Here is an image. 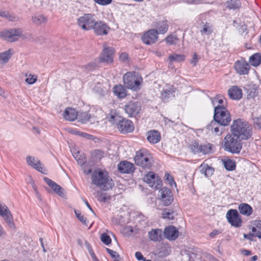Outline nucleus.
Returning a JSON list of instances; mask_svg holds the SVG:
<instances>
[{
  "instance_id": "obj_1",
  "label": "nucleus",
  "mask_w": 261,
  "mask_h": 261,
  "mask_svg": "<svg viewBox=\"0 0 261 261\" xmlns=\"http://www.w3.org/2000/svg\"><path fill=\"white\" fill-rule=\"evenodd\" d=\"M84 172L86 175L92 173V183L102 190L107 191L112 189L114 185L112 179L106 169L98 168L92 172V169L89 168L88 170L84 169Z\"/></svg>"
},
{
  "instance_id": "obj_2",
  "label": "nucleus",
  "mask_w": 261,
  "mask_h": 261,
  "mask_svg": "<svg viewBox=\"0 0 261 261\" xmlns=\"http://www.w3.org/2000/svg\"><path fill=\"white\" fill-rule=\"evenodd\" d=\"M231 132L240 140H246L252 137L253 131L252 125L248 122L238 119L233 121Z\"/></svg>"
},
{
  "instance_id": "obj_3",
  "label": "nucleus",
  "mask_w": 261,
  "mask_h": 261,
  "mask_svg": "<svg viewBox=\"0 0 261 261\" xmlns=\"http://www.w3.org/2000/svg\"><path fill=\"white\" fill-rule=\"evenodd\" d=\"M123 82L127 89L134 91H138L141 89L143 78L138 72L128 71L123 75Z\"/></svg>"
},
{
  "instance_id": "obj_4",
  "label": "nucleus",
  "mask_w": 261,
  "mask_h": 261,
  "mask_svg": "<svg viewBox=\"0 0 261 261\" xmlns=\"http://www.w3.org/2000/svg\"><path fill=\"white\" fill-rule=\"evenodd\" d=\"M222 146L225 151L232 153H239L242 148V143L236 136L227 134L224 138Z\"/></svg>"
},
{
  "instance_id": "obj_5",
  "label": "nucleus",
  "mask_w": 261,
  "mask_h": 261,
  "mask_svg": "<svg viewBox=\"0 0 261 261\" xmlns=\"http://www.w3.org/2000/svg\"><path fill=\"white\" fill-rule=\"evenodd\" d=\"M134 161L137 166L146 169L150 168L153 164L152 154L145 148H142L136 152Z\"/></svg>"
},
{
  "instance_id": "obj_6",
  "label": "nucleus",
  "mask_w": 261,
  "mask_h": 261,
  "mask_svg": "<svg viewBox=\"0 0 261 261\" xmlns=\"http://www.w3.org/2000/svg\"><path fill=\"white\" fill-rule=\"evenodd\" d=\"M214 119L221 125L227 126L231 121L229 112L223 106H217L215 108Z\"/></svg>"
},
{
  "instance_id": "obj_7",
  "label": "nucleus",
  "mask_w": 261,
  "mask_h": 261,
  "mask_svg": "<svg viewBox=\"0 0 261 261\" xmlns=\"http://www.w3.org/2000/svg\"><path fill=\"white\" fill-rule=\"evenodd\" d=\"M214 145L210 143H199L198 142H192L189 145L190 151L195 154L206 155L213 152Z\"/></svg>"
},
{
  "instance_id": "obj_8",
  "label": "nucleus",
  "mask_w": 261,
  "mask_h": 261,
  "mask_svg": "<svg viewBox=\"0 0 261 261\" xmlns=\"http://www.w3.org/2000/svg\"><path fill=\"white\" fill-rule=\"evenodd\" d=\"M95 21L94 14L86 13L77 19V24L83 30L89 31L93 29Z\"/></svg>"
},
{
  "instance_id": "obj_9",
  "label": "nucleus",
  "mask_w": 261,
  "mask_h": 261,
  "mask_svg": "<svg viewBox=\"0 0 261 261\" xmlns=\"http://www.w3.org/2000/svg\"><path fill=\"white\" fill-rule=\"evenodd\" d=\"M226 220L230 225L236 228L242 226L243 221L241 215L236 209H230L226 214Z\"/></svg>"
},
{
  "instance_id": "obj_10",
  "label": "nucleus",
  "mask_w": 261,
  "mask_h": 261,
  "mask_svg": "<svg viewBox=\"0 0 261 261\" xmlns=\"http://www.w3.org/2000/svg\"><path fill=\"white\" fill-rule=\"evenodd\" d=\"M143 181L147 184L149 187L155 189L160 188L162 184L161 178L153 172H148L143 177Z\"/></svg>"
},
{
  "instance_id": "obj_11",
  "label": "nucleus",
  "mask_w": 261,
  "mask_h": 261,
  "mask_svg": "<svg viewBox=\"0 0 261 261\" xmlns=\"http://www.w3.org/2000/svg\"><path fill=\"white\" fill-rule=\"evenodd\" d=\"M22 31L20 29H12L0 32V37L9 42H14L21 36Z\"/></svg>"
},
{
  "instance_id": "obj_12",
  "label": "nucleus",
  "mask_w": 261,
  "mask_h": 261,
  "mask_svg": "<svg viewBox=\"0 0 261 261\" xmlns=\"http://www.w3.org/2000/svg\"><path fill=\"white\" fill-rule=\"evenodd\" d=\"M117 128L121 134H126L133 132L135 127L131 120L124 118L118 121Z\"/></svg>"
},
{
  "instance_id": "obj_13",
  "label": "nucleus",
  "mask_w": 261,
  "mask_h": 261,
  "mask_svg": "<svg viewBox=\"0 0 261 261\" xmlns=\"http://www.w3.org/2000/svg\"><path fill=\"white\" fill-rule=\"evenodd\" d=\"M233 67L236 73L239 75L248 74L251 68L249 63L244 58L237 60L234 63Z\"/></svg>"
},
{
  "instance_id": "obj_14",
  "label": "nucleus",
  "mask_w": 261,
  "mask_h": 261,
  "mask_svg": "<svg viewBox=\"0 0 261 261\" xmlns=\"http://www.w3.org/2000/svg\"><path fill=\"white\" fill-rule=\"evenodd\" d=\"M115 52L114 48L104 45L99 57L100 61L107 63H112L113 62V58Z\"/></svg>"
},
{
  "instance_id": "obj_15",
  "label": "nucleus",
  "mask_w": 261,
  "mask_h": 261,
  "mask_svg": "<svg viewBox=\"0 0 261 261\" xmlns=\"http://www.w3.org/2000/svg\"><path fill=\"white\" fill-rule=\"evenodd\" d=\"M158 39V32L156 30L150 29L144 32L141 37V40L146 45L155 43Z\"/></svg>"
},
{
  "instance_id": "obj_16",
  "label": "nucleus",
  "mask_w": 261,
  "mask_h": 261,
  "mask_svg": "<svg viewBox=\"0 0 261 261\" xmlns=\"http://www.w3.org/2000/svg\"><path fill=\"white\" fill-rule=\"evenodd\" d=\"M124 111L129 117H136L140 113L141 107L138 102L130 101L125 105Z\"/></svg>"
},
{
  "instance_id": "obj_17",
  "label": "nucleus",
  "mask_w": 261,
  "mask_h": 261,
  "mask_svg": "<svg viewBox=\"0 0 261 261\" xmlns=\"http://www.w3.org/2000/svg\"><path fill=\"white\" fill-rule=\"evenodd\" d=\"M0 216L3 217L9 227H14L13 216L8 207L5 204L0 203Z\"/></svg>"
},
{
  "instance_id": "obj_18",
  "label": "nucleus",
  "mask_w": 261,
  "mask_h": 261,
  "mask_svg": "<svg viewBox=\"0 0 261 261\" xmlns=\"http://www.w3.org/2000/svg\"><path fill=\"white\" fill-rule=\"evenodd\" d=\"M92 29L96 35L105 36L108 34L111 28L106 23L103 21H96Z\"/></svg>"
},
{
  "instance_id": "obj_19",
  "label": "nucleus",
  "mask_w": 261,
  "mask_h": 261,
  "mask_svg": "<svg viewBox=\"0 0 261 261\" xmlns=\"http://www.w3.org/2000/svg\"><path fill=\"white\" fill-rule=\"evenodd\" d=\"M161 200L164 206L170 205L173 201L172 191L169 188L164 187L161 190Z\"/></svg>"
},
{
  "instance_id": "obj_20",
  "label": "nucleus",
  "mask_w": 261,
  "mask_h": 261,
  "mask_svg": "<svg viewBox=\"0 0 261 261\" xmlns=\"http://www.w3.org/2000/svg\"><path fill=\"white\" fill-rule=\"evenodd\" d=\"M163 234L169 241L175 240L179 236L178 230L173 225H169L164 228Z\"/></svg>"
},
{
  "instance_id": "obj_21",
  "label": "nucleus",
  "mask_w": 261,
  "mask_h": 261,
  "mask_svg": "<svg viewBox=\"0 0 261 261\" xmlns=\"http://www.w3.org/2000/svg\"><path fill=\"white\" fill-rule=\"evenodd\" d=\"M249 228L252 236L261 239V220H254L250 222Z\"/></svg>"
},
{
  "instance_id": "obj_22",
  "label": "nucleus",
  "mask_w": 261,
  "mask_h": 261,
  "mask_svg": "<svg viewBox=\"0 0 261 261\" xmlns=\"http://www.w3.org/2000/svg\"><path fill=\"white\" fill-rule=\"evenodd\" d=\"M118 169L121 173L130 174L134 172V165L127 161L120 162L118 165Z\"/></svg>"
},
{
  "instance_id": "obj_23",
  "label": "nucleus",
  "mask_w": 261,
  "mask_h": 261,
  "mask_svg": "<svg viewBox=\"0 0 261 261\" xmlns=\"http://www.w3.org/2000/svg\"><path fill=\"white\" fill-rule=\"evenodd\" d=\"M175 90L176 88L173 86H170L166 89H163L161 93V98L162 101L167 102L169 99L174 97Z\"/></svg>"
},
{
  "instance_id": "obj_24",
  "label": "nucleus",
  "mask_w": 261,
  "mask_h": 261,
  "mask_svg": "<svg viewBox=\"0 0 261 261\" xmlns=\"http://www.w3.org/2000/svg\"><path fill=\"white\" fill-rule=\"evenodd\" d=\"M147 140L151 144H156L161 139V133L156 130L152 129L146 133Z\"/></svg>"
},
{
  "instance_id": "obj_25",
  "label": "nucleus",
  "mask_w": 261,
  "mask_h": 261,
  "mask_svg": "<svg viewBox=\"0 0 261 261\" xmlns=\"http://www.w3.org/2000/svg\"><path fill=\"white\" fill-rule=\"evenodd\" d=\"M26 161L28 165L35 168L38 171L44 173V171L45 170L43 167V165L39 160L35 159L34 157L32 156H28L26 158Z\"/></svg>"
},
{
  "instance_id": "obj_26",
  "label": "nucleus",
  "mask_w": 261,
  "mask_h": 261,
  "mask_svg": "<svg viewBox=\"0 0 261 261\" xmlns=\"http://www.w3.org/2000/svg\"><path fill=\"white\" fill-rule=\"evenodd\" d=\"M163 231L159 228L152 229L148 232L149 239L153 242H161L163 240Z\"/></svg>"
},
{
  "instance_id": "obj_27",
  "label": "nucleus",
  "mask_w": 261,
  "mask_h": 261,
  "mask_svg": "<svg viewBox=\"0 0 261 261\" xmlns=\"http://www.w3.org/2000/svg\"><path fill=\"white\" fill-rule=\"evenodd\" d=\"M228 94L231 99L239 100L242 97L243 93L241 88L237 86H233L228 89Z\"/></svg>"
},
{
  "instance_id": "obj_28",
  "label": "nucleus",
  "mask_w": 261,
  "mask_h": 261,
  "mask_svg": "<svg viewBox=\"0 0 261 261\" xmlns=\"http://www.w3.org/2000/svg\"><path fill=\"white\" fill-rule=\"evenodd\" d=\"M63 116L65 120L73 121L77 118L78 112L75 109L69 107L65 109Z\"/></svg>"
},
{
  "instance_id": "obj_29",
  "label": "nucleus",
  "mask_w": 261,
  "mask_h": 261,
  "mask_svg": "<svg viewBox=\"0 0 261 261\" xmlns=\"http://www.w3.org/2000/svg\"><path fill=\"white\" fill-rule=\"evenodd\" d=\"M238 210L241 214L247 217L251 216L253 212L252 207L246 203H241L238 206Z\"/></svg>"
},
{
  "instance_id": "obj_30",
  "label": "nucleus",
  "mask_w": 261,
  "mask_h": 261,
  "mask_svg": "<svg viewBox=\"0 0 261 261\" xmlns=\"http://www.w3.org/2000/svg\"><path fill=\"white\" fill-rule=\"evenodd\" d=\"M44 180L51 189L59 195L63 196L64 195L61 187L57 185L55 181L47 177H44Z\"/></svg>"
},
{
  "instance_id": "obj_31",
  "label": "nucleus",
  "mask_w": 261,
  "mask_h": 261,
  "mask_svg": "<svg viewBox=\"0 0 261 261\" xmlns=\"http://www.w3.org/2000/svg\"><path fill=\"white\" fill-rule=\"evenodd\" d=\"M199 168L200 169V173L206 177L211 176L214 172V168L204 163H202Z\"/></svg>"
},
{
  "instance_id": "obj_32",
  "label": "nucleus",
  "mask_w": 261,
  "mask_h": 261,
  "mask_svg": "<svg viewBox=\"0 0 261 261\" xmlns=\"http://www.w3.org/2000/svg\"><path fill=\"white\" fill-rule=\"evenodd\" d=\"M220 124H219V123H218L215 120H214L210 122V123L207 125V129L212 133H215L216 134L221 135L223 133V130L222 129L220 130Z\"/></svg>"
},
{
  "instance_id": "obj_33",
  "label": "nucleus",
  "mask_w": 261,
  "mask_h": 261,
  "mask_svg": "<svg viewBox=\"0 0 261 261\" xmlns=\"http://www.w3.org/2000/svg\"><path fill=\"white\" fill-rule=\"evenodd\" d=\"M114 94L120 98H124L126 95V91L124 87L121 85H116L113 88Z\"/></svg>"
},
{
  "instance_id": "obj_34",
  "label": "nucleus",
  "mask_w": 261,
  "mask_h": 261,
  "mask_svg": "<svg viewBox=\"0 0 261 261\" xmlns=\"http://www.w3.org/2000/svg\"><path fill=\"white\" fill-rule=\"evenodd\" d=\"M168 21L166 19L163 20L162 21H159L156 24V28L158 30V34H164L168 30Z\"/></svg>"
},
{
  "instance_id": "obj_35",
  "label": "nucleus",
  "mask_w": 261,
  "mask_h": 261,
  "mask_svg": "<svg viewBox=\"0 0 261 261\" xmlns=\"http://www.w3.org/2000/svg\"><path fill=\"white\" fill-rule=\"evenodd\" d=\"M203 24L202 29L200 30V33L202 35H210L214 31V27L211 22H206Z\"/></svg>"
},
{
  "instance_id": "obj_36",
  "label": "nucleus",
  "mask_w": 261,
  "mask_h": 261,
  "mask_svg": "<svg viewBox=\"0 0 261 261\" xmlns=\"http://www.w3.org/2000/svg\"><path fill=\"white\" fill-rule=\"evenodd\" d=\"M249 61L251 65L257 67L261 64V53H255L251 56Z\"/></svg>"
},
{
  "instance_id": "obj_37",
  "label": "nucleus",
  "mask_w": 261,
  "mask_h": 261,
  "mask_svg": "<svg viewBox=\"0 0 261 261\" xmlns=\"http://www.w3.org/2000/svg\"><path fill=\"white\" fill-rule=\"evenodd\" d=\"M13 50L9 49L7 51L0 53V63L4 64L8 62L13 54Z\"/></svg>"
},
{
  "instance_id": "obj_38",
  "label": "nucleus",
  "mask_w": 261,
  "mask_h": 261,
  "mask_svg": "<svg viewBox=\"0 0 261 261\" xmlns=\"http://www.w3.org/2000/svg\"><path fill=\"white\" fill-rule=\"evenodd\" d=\"M226 7L229 9H239L241 7V3L240 0H228L226 2Z\"/></svg>"
},
{
  "instance_id": "obj_39",
  "label": "nucleus",
  "mask_w": 261,
  "mask_h": 261,
  "mask_svg": "<svg viewBox=\"0 0 261 261\" xmlns=\"http://www.w3.org/2000/svg\"><path fill=\"white\" fill-rule=\"evenodd\" d=\"M185 56L182 54H173L170 55L168 57V60L171 63L174 62H182L185 60Z\"/></svg>"
},
{
  "instance_id": "obj_40",
  "label": "nucleus",
  "mask_w": 261,
  "mask_h": 261,
  "mask_svg": "<svg viewBox=\"0 0 261 261\" xmlns=\"http://www.w3.org/2000/svg\"><path fill=\"white\" fill-rule=\"evenodd\" d=\"M178 41L179 39L175 34H170L165 39V41L169 45H175Z\"/></svg>"
},
{
  "instance_id": "obj_41",
  "label": "nucleus",
  "mask_w": 261,
  "mask_h": 261,
  "mask_svg": "<svg viewBox=\"0 0 261 261\" xmlns=\"http://www.w3.org/2000/svg\"><path fill=\"white\" fill-rule=\"evenodd\" d=\"M175 212L169 209L165 208L163 210L162 213V218L163 219H166L169 220H172L174 219Z\"/></svg>"
},
{
  "instance_id": "obj_42",
  "label": "nucleus",
  "mask_w": 261,
  "mask_h": 261,
  "mask_svg": "<svg viewBox=\"0 0 261 261\" xmlns=\"http://www.w3.org/2000/svg\"><path fill=\"white\" fill-rule=\"evenodd\" d=\"M224 165L226 170L228 171H233L235 170L236 167L235 162L230 159L225 160Z\"/></svg>"
},
{
  "instance_id": "obj_43",
  "label": "nucleus",
  "mask_w": 261,
  "mask_h": 261,
  "mask_svg": "<svg viewBox=\"0 0 261 261\" xmlns=\"http://www.w3.org/2000/svg\"><path fill=\"white\" fill-rule=\"evenodd\" d=\"M78 116L80 120L83 123L88 121L91 117L88 112H81L79 114H78Z\"/></svg>"
},
{
  "instance_id": "obj_44",
  "label": "nucleus",
  "mask_w": 261,
  "mask_h": 261,
  "mask_svg": "<svg viewBox=\"0 0 261 261\" xmlns=\"http://www.w3.org/2000/svg\"><path fill=\"white\" fill-rule=\"evenodd\" d=\"M25 76L27 77L25 80V82L30 85L34 84L38 79V76L35 74H28V73H26Z\"/></svg>"
},
{
  "instance_id": "obj_45",
  "label": "nucleus",
  "mask_w": 261,
  "mask_h": 261,
  "mask_svg": "<svg viewBox=\"0 0 261 261\" xmlns=\"http://www.w3.org/2000/svg\"><path fill=\"white\" fill-rule=\"evenodd\" d=\"M100 241L106 245H109L112 243V239L107 233H102L100 235Z\"/></svg>"
},
{
  "instance_id": "obj_46",
  "label": "nucleus",
  "mask_w": 261,
  "mask_h": 261,
  "mask_svg": "<svg viewBox=\"0 0 261 261\" xmlns=\"http://www.w3.org/2000/svg\"><path fill=\"white\" fill-rule=\"evenodd\" d=\"M91 155L93 158L100 160L104 157L105 153L102 150L96 149L91 152Z\"/></svg>"
},
{
  "instance_id": "obj_47",
  "label": "nucleus",
  "mask_w": 261,
  "mask_h": 261,
  "mask_svg": "<svg viewBox=\"0 0 261 261\" xmlns=\"http://www.w3.org/2000/svg\"><path fill=\"white\" fill-rule=\"evenodd\" d=\"M111 199V196L106 193L100 192L97 196V200L100 202H106Z\"/></svg>"
},
{
  "instance_id": "obj_48",
  "label": "nucleus",
  "mask_w": 261,
  "mask_h": 261,
  "mask_svg": "<svg viewBox=\"0 0 261 261\" xmlns=\"http://www.w3.org/2000/svg\"><path fill=\"white\" fill-rule=\"evenodd\" d=\"M75 214L78 219L85 225L87 226L88 221L87 218L83 215L79 211H74Z\"/></svg>"
},
{
  "instance_id": "obj_49",
  "label": "nucleus",
  "mask_w": 261,
  "mask_h": 261,
  "mask_svg": "<svg viewBox=\"0 0 261 261\" xmlns=\"http://www.w3.org/2000/svg\"><path fill=\"white\" fill-rule=\"evenodd\" d=\"M33 22L39 25L42 23H44L46 21V18L42 15L38 16L37 17H33L32 18Z\"/></svg>"
},
{
  "instance_id": "obj_50",
  "label": "nucleus",
  "mask_w": 261,
  "mask_h": 261,
  "mask_svg": "<svg viewBox=\"0 0 261 261\" xmlns=\"http://www.w3.org/2000/svg\"><path fill=\"white\" fill-rule=\"evenodd\" d=\"M119 60L123 63L128 62L129 60L128 54L126 52L121 53L119 54Z\"/></svg>"
},
{
  "instance_id": "obj_51",
  "label": "nucleus",
  "mask_w": 261,
  "mask_h": 261,
  "mask_svg": "<svg viewBox=\"0 0 261 261\" xmlns=\"http://www.w3.org/2000/svg\"><path fill=\"white\" fill-rule=\"evenodd\" d=\"M165 179L167 180L171 186L176 185L173 176L169 173H166L165 174Z\"/></svg>"
},
{
  "instance_id": "obj_52",
  "label": "nucleus",
  "mask_w": 261,
  "mask_h": 261,
  "mask_svg": "<svg viewBox=\"0 0 261 261\" xmlns=\"http://www.w3.org/2000/svg\"><path fill=\"white\" fill-rule=\"evenodd\" d=\"M253 125L255 128L261 129V116L252 118Z\"/></svg>"
},
{
  "instance_id": "obj_53",
  "label": "nucleus",
  "mask_w": 261,
  "mask_h": 261,
  "mask_svg": "<svg viewBox=\"0 0 261 261\" xmlns=\"http://www.w3.org/2000/svg\"><path fill=\"white\" fill-rule=\"evenodd\" d=\"M96 3L102 6H107L110 4L112 0H93Z\"/></svg>"
},
{
  "instance_id": "obj_54",
  "label": "nucleus",
  "mask_w": 261,
  "mask_h": 261,
  "mask_svg": "<svg viewBox=\"0 0 261 261\" xmlns=\"http://www.w3.org/2000/svg\"><path fill=\"white\" fill-rule=\"evenodd\" d=\"M96 64L95 63L92 62L84 66V68L88 70H91L95 69L96 67Z\"/></svg>"
},
{
  "instance_id": "obj_55",
  "label": "nucleus",
  "mask_w": 261,
  "mask_h": 261,
  "mask_svg": "<svg viewBox=\"0 0 261 261\" xmlns=\"http://www.w3.org/2000/svg\"><path fill=\"white\" fill-rule=\"evenodd\" d=\"M106 250L113 258H117L119 257V255L116 251H114L109 248H106Z\"/></svg>"
},
{
  "instance_id": "obj_56",
  "label": "nucleus",
  "mask_w": 261,
  "mask_h": 261,
  "mask_svg": "<svg viewBox=\"0 0 261 261\" xmlns=\"http://www.w3.org/2000/svg\"><path fill=\"white\" fill-rule=\"evenodd\" d=\"M116 118V114L115 113H112L111 112L109 116L108 117V119L109 121L112 123L114 122Z\"/></svg>"
},
{
  "instance_id": "obj_57",
  "label": "nucleus",
  "mask_w": 261,
  "mask_h": 261,
  "mask_svg": "<svg viewBox=\"0 0 261 261\" xmlns=\"http://www.w3.org/2000/svg\"><path fill=\"white\" fill-rule=\"evenodd\" d=\"M135 256L138 260H145V258H144L143 257L141 252H140L139 251H137L136 252Z\"/></svg>"
},
{
  "instance_id": "obj_58",
  "label": "nucleus",
  "mask_w": 261,
  "mask_h": 261,
  "mask_svg": "<svg viewBox=\"0 0 261 261\" xmlns=\"http://www.w3.org/2000/svg\"><path fill=\"white\" fill-rule=\"evenodd\" d=\"M198 61L197 55L194 53L193 55L192 59L191 61V63L193 64L194 66L196 65Z\"/></svg>"
},
{
  "instance_id": "obj_59",
  "label": "nucleus",
  "mask_w": 261,
  "mask_h": 261,
  "mask_svg": "<svg viewBox=\"0 0 261 261\" xmlns=\"http://www.w3.org/2000/svg\"><path fill=\"white\" fill-rule=\"evenodd\" d=\"M224 98H223L222 97H221L220 96L217 97L215 99V101H217L218 103V106H223L224 107Z\"/></svg>"
},
{
  "instance_id": "obj_60",
  "label": "nucleus",
  "mask_w": 261,
  "mask_h": 261,
  "mask_svg": "<svg viewBox=\"0 0 261 261\" xmlns=\"http://www.w3.org/2000/svg\"><path fill=\"white\" fill-rule=\"evenodd\" d=\"M74 157L75 159V160L77 161L78 164H79L80 165L83 164L86 162L85 159L84 157L82 159L78 158L77 155H74Z\"/></svg>"
},
{
  "instance_id": "obj_61",
  "label": "nucleus",
  "mask_w": 261,
  "mask_h": 261,
  "mask_svg": "<svg viewBox=\"0 0 261 261\" xmlns=\"http://www.w3.org/2000/svg\"><path fill=\"white\" fill-rule=\"evenodd\" d=\"M221 233V231L218 230H213L212 232H211L210 234H209V236L211 238H214L216 236L219 234V233Z\"/></svg>"
},
{
  "instance_id": "obj_62",
  "label": "nucleus",
  "mask_w": 261,
  "mask_h": 261,
  "mask_svg": "<svg viewBox=\"0 0 261 261\" xmlns=\"http://www.w3.org/2000/svg\"><path fill=\"white\" fill-rule=\"evenodd\" d=\"M242 253L246 256H248L251 254V251L248 250L244 249L242 250Z\"/></svg>"
},
{
  "instance_id": "obj_63",
  "label": "nucleus",
  "mask_w": 261,
  "mask_h": 261,
  "mask_svg": "<svg viewBox=\"0 0 261 261\" xmlns=\"http://www.w3.org/2000/svg\"><path fill=\"white\" fill-rule=\"evenodd\" d=\"M6 16H7L5 17L10 21H14L15 19V17L14 16L9 15L8 14H7Z\"/></svg>"
},
{
  "instance_id": "obj_64",
  "label": "nucleus",
  "mask_w": 261,
  "mask_h": 261,
  "mask_svg": "<svg viewBox=\"0 0 261 261\" xmlns=\"http://www.w3.org/2000/svg\"><path fill=\"white\" fill-rule=\"evenodd\" d=\"M90 255L93 261H99L93 252H90Z\"/></svg>"
}]
</instances>
